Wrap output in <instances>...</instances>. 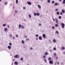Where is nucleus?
<instances>
[{
    "instance_id": "nucleus-1",
    "label": "nucleus",
    "mask_w": 65,
    "mask_h": 65,
    "mask_svg": "<svg viewBox=\"0 0 65 65\" xmlns=\"http://www.w3.org/2000/svg\"><path fill=\"white\" fill-rule=\"evenodd\" d=\"M34 16H36L37 15V16H39V15H40V14L39 13H34Z\"/></svg>"
},
{
    "instance_id": "nucleus-2",
    "label": "nucleus",
    "mask_w": 65,
    "mask_h": 65,
    "mask_svg": "<svg viewBox=\"0 0 65 65\" xmlns=\"http://www.w3.org/2000/svg\"><path fill=\"white\" fill-rule=\"evenodd\" d=\"M22 29H24V27L23 26H22V25L20 24L19 25V29H20L21 28Z\"/></svg>"
},
{
    "instance_id": "nucleus-3",
    "label": "nucleus",
    "mask_w": 65,
    "mask_h": 65,
    "mask_svg": "<svg viewBox=\"0 0 65 65\" xmlns=\"http://www.w3.org/2000/svg\"><path fill=\"white\" fill-rule=\"evenodd\" d=\"M61 25H62V28H64V27L65 26V24L64 23H62L61 24Z\"/></svg>"
},
{
    "instance_id": "nucleus-4",
    "label": "nucleus",
    "mask_w": 65,
    "mask_h": 65,
    "mask_svg": "<svg viewBox=\"0 0 65 65\" xmlns=\"http://www.w3.org/2000/svg\"><path fill=\"white\" fill-rule=\"evenodd\" d=\"M14 57L16 58H19V56L18 55H16L15 56H14Z\"/></svg>"
},
{
    "instance_id": "nucleus-5",
    "label": "nucleus",
    "mask_w": 65,
    "mask_h": 65,
    "mask_svg": "<svg viewBox=\"0 0 65 65\" xmlns=\"http://www.w3.org/2000/svg\"><path fill=\"white\" fill-rule=\"evenodd\" d=\"M49 63L51 64H53V60H50L49 61Z\"/></svg>"
},
{
    "instance_id": "nucleus-6",
    "label": "nucleus",
    "mask_w": 65,
    "mask_h": 65,
    "mask_svg": "<svg viewBox=\"0 0 65 65\" xmlns=\"http://www.w3.org/2000/svg\"><path fill=\"white\" fill-rule=\"evenodd\" d=\"M27 4L29 5H31V3L30 2H27Z\"/></svg>"
},
{
    "instance_id": "nucleus-7",
    "label": "nucleus",
    "mask_w": 65,
    "mask_h": 65,
    "mask_svg": "<svg viewBox=\"0 0 65 65\" xmlns=\"http://www.w3.org/2000/svg\"><path fill=\"white\" fill-rule=\"evenodd\" d=\"M42 37L44 38H45L46 37V36H45V35L44 34H43V35Z\"/></svg>"
},
{
    "instance_id": "nucleus-8",
    "label": "nucleus",
    "mask_w": 65,
    "mask_h": 65,
    "mask_svg": "<svg viewBox=\"0 0 65 65\" xmlns=\"http://www.w3.org/2000/svg\"><path fill=\"white\" fill-rule=\"evenodd\" d=\"M55 21L56 22V23H58V20L57 19V18H55Z\"/></svg>"
},
{
    "instance_id": "nucleus-9",
    "label": "nucleus",
    "mask_w": 65,
    "mask_h": 65,
    "mask_svg": "<svg viewBox=\"0 0 65 65\" xmlns=\"http://www.w3.org/2000/svg\"><path fill=\"white\" fill-rule=\"evenodd\" d=\"M14 64H15L16 65H18V63L17 61H16L14 63Z\"/></svg>"
},
{
    "instance_id": "nucleus-10",
    "label": "nucleus",
    "mask_w": 65,
    "mask_h": 65,
    "mask_svg": "<svg viewBox=\"0 0 65 65\" xmlns=\"http://www.w3.org/2000/svg\"><path fill=\"white\" fill-rule=\"evenodd\" d=\"M39 40H41V39H42V37L41 36H39Z\"/></svg>"
},
{
    "instance_id": "nucleus-11",
    "label": "nucleus",
    "mask_w": 65,
    "mask_h": 65,
    "mask_svg": "<svg viewBox=\"0 0 65 65\" xmlns=\"http://www.w3.org/2000/svg\"><path fill=\"white\" fill-rule=\"evenodd\" d=\"M61 11L62 13H65V10H62Z\"/></svg>"
},
{
    "instance_id": "nucleus-12",
    "label": "nucleus",
    "mask_w": 65,
    "mask_h": 65,
    "mask_svg": "<svg viewBox=\"0 0 65 65\" xmlns=\"http://www.w3.org/2000/svg\"><path fill=\"white\" fill-rule=\"evenodd\" d=\"M21 42L22 44H24V43H25V42L23 40Z\"/></svg>"
},
{
    "instance_id": "nucleus-13",
    "label": "nucleus",
    "mask_w": 65,
    "mask_h": 65,
    "mask_svg": "<svg viewBox=\"0 0 65 65\" xmlns=\"http://www.w3.org/2000/svg\"><path fill=\"white\" fill-rule=\"evenodd\" d=\"M38 7H39V8L40 9V8H41V6H40L39 5H38Z\"/></svg>"
},
{
    "instance_id": "nucleus-14",
    "label": "nucleus",
    "mask_w": 65,
    "mask_h": 65,
    "mask_svg": "<svg viewBox=\"0 0 65 65\" xmlns=\"http://www.w3.org/2000/svg\"><path fill=\"white\" fill-rule=\"evenodd\" d=\"M8 49H11V46H8Z\"/></svg>"
},
{
    "instance_id": "nucleus-15",
    "label": "nucleus",
    "mask_w": 65,
    "mask_h": 65,
    "mask_svg": "<svg viewBox=\"0 0 65 65\" xmlns=\"http://www.w3.org/2000/svg\"><path fill=\"white\" fill-rule=\"evenodd\" d=\"M56 33V34H59V32L57 30L55 32Z\"/></svg>"
},
{
    "instance_id": "nucleus-16",
    "label": "nucleus",
    "mask_w": 65,
    "mask_h": 65,
    "mask_svg": "<svg viewBox=\"0 0 65 65\" xmlns=\"http://www.w3.org/2000/svg\"><path fill=\"white\" fill-rule=\"evenodd\" d=\"M7 28H5L4 29L5 31H7Z\"/></svg>"
},
{
    "instance_id": "nucleus-17",
    "label": "nucleus",
    "mask_w": 65,
    "mask_h": 65,
    "mask_svg": "<svg viewBox=\"0 0 65 65\" xmlns=\"http://www.w3.org/2000/svg\"><path fill=\"white\" fill-rule=\"evenodd\" d=\"M45 55H48V53L47 52H45Z\"/></svg>"
},
{
    "instance_id": "nucleus-18",
    "label": "nucleus",
    "mask_w": 65,
    "mask_h": 65,
    "mask_svg": "<svg viewBox=\"0 0 65 65\" xmlns=\"http://www.w3.org/2000/svg\"><path fill=\"white\" fill-rule=\"evenodd\" d=\"M26 41H29V39L28 38H27L26 39Z\"/></svg>"
},
{
    "instance_id": "nucleus-19",
    "label": "nucleus",
    "mask_w": 65,
    "mask_h": 65,
    "mask_svg": "<svg viewBox=\"0 0 65 65\" xmlns=\"http://www.w3.org/2000/svg\"><path fill=\"white\" fill-rule=\"evenodd\" d=\"M65 49V47H62V50H64Z\"/></svg>"
},
{
    "instance_id": "nucleus-20",
    "label": "nucleus",
    "mask_w": 65,
    "mask_h": 65,
    "mask_svg": "<svg viewBox=\"0 0 65 65\" xmlns=\"http://www.w3.org/2000/svg\"><path fill=\"white\" fill-rule=\"evenodd\" d=\"M52 58L51 57H49V58H48V60H49L50 61V60H51V59Z\"/></svg>"
},
{
    "instance_id": "nucleus-21",
    "label": "nucleus",
    "mask_w": 65,
    "mask_h": 65,
    "mask_svg": "<svg viewBox=\"0 0 65 65\" xmlns=\"http://www.w3.org/2000/svg\"><path fill=\"white\" fill-rule=\"evenodd\" d=\"M28 17L30 18H31V15L30 14H29Z\"/></svg>"
},
{
    "instance_id": "nucleus-22",
    "label": "nucleus",
    "mask_w": 65,
    "mask_h": 65,
    "mask_svg": "<svg viewBox=\"0 0 65 65\" xmlns=\"http://www.w3.org/2000/svg\"><path fill=\"white\" fill-rule=\"evenodd\" d=\"M62 2L63 4H65V0H63V2Z\"/></svg>"
},
{
    "instance_id": "nucleus-23",
    "label": "nucleus",
    "mask_w": 65,
    "mask_h": 65,
    "mask_svg": "<svg viewBox=\"0 0 65 65\" xmlns=\"http://www.w3.org/2000/svg\"><path fill=\"white\" fill-rule=\"evenodd\" d=\"M55 5L57 6L58 5V3H56L55 4Z\"/></svg>"
},
{
    "instance_id": "nucleus-24",
    "label": "nucleus",
    "mask_w": 65,
    "mask_h": 65,
    "mask_svg": "<svg viewBox=\"0 0 65 65\" xmlns=\"http://www.w3.org/2000/svg\"><path fill=\"white\" fill-rule=\"evenodd\" d=\"M56 40L55 39H54L53 40V42H56Z\"/></svg>"
},
{
    "instance_id": "nucleus-25",
    "label": "nucleus",
    "mask_w": 65,
    "mask_h": 65,
    "mask_svg": "<svg viewBox=\"0 0 65 65\" xmlns=\"http://www.w3.org/2000/svg\"><path fill=\"white\" fill-rule=\"evenodd\" d=\"M3 26H6V24H4L3 25Z\"/></svg>"
},
{
    "instance_id": "nucleus-26",
    "label": "nucleus",
    "mask_w": 65,
    "mask_h": 65,
    "mask_svg": "<svg viewBox=\"0 0 65 65\" xmlns=\"http://www.w3.org/2000/svg\"><path fill=\"white\" fill-rule=\"evenodd\" d=\"M56 13L57 14H58V15H59V12H57Z\"/></svg>"
},
{
    "instance_id": "nucleus-27",
    "label": "nucleus",
    "mask_w": 65,
    "mask_h": 65,
    "mask_svg": "<svg viewBox=\"0 0 65 65\" xmlns=\"http://www.w3.org/2000/svg\"><path fill=\"white\" fill-rule=\"evenodd\" d=\"M18 3V0H16V3L17 4Z\"/></svg>"
},
{
    "instance_id": "nucleus-28",
    "label": "nucleus",
    "mask_w": 65,
    "mask_h": 65,
    "mask_svg": "<svg viewBox=\"0 0 65 65\" xmlns=\"http://www.w3.org/2000/svg\"><path fill=\"white\" fill-rule=\"evenodd\" d=\"M48 3H50V0H48L47 1Z\"/></svg>"
},
{
    "instance_id": "nucleus-29",
    "label": "nucleus",
    "mask_w": 65,
    "mask_h": 65,
    "mask_svg": "<svg viewBox=\"0 0 65 65\" xmlns=\"http://www.w3.org/2000/svg\"><path fill=\"white\" fill-rule=\"evenodd\" d=\"M55 27H54V26L52 27V29H55Z\"/></svg>"
},
{
    "instance_id": "nucleus-30",
    "label": "nucleus",
    "mask_w": 65,
    "mask_h": 65,
    "mask_svg": "<svg viewBox=\"0 0 65 65\" xmlns=\"http://www.w3.org/2000/svg\"><path fill=\"white\" fill-rule=\"evenodd\" d=\"M55 26L56 27H58V24H56L55 25Z\"/></svg>"
},
{
    "instance_id": "nucleus-31",
    "label": "nucleus",
    "mask_w": 65,
    "mask_h": 65,
    "mask_svg": "<svg viewBox=\"0 0 65 65\" xmlns=\"http://www.w3.org/2000/svg\"><path fill=\"white\" fill-rule=\"evenodd\" d=\"M10 37H12V35H11V34H10Z\"/></svg>"
},
{
    "instance_id": "nucleus-32",
    "label": "nucleus",
    "mask_w": 65,
    "mask_h": 65,
    "mask_svg": "<svg viewBox=\"0 0 65 65\" xmlns=\"http://www.w3.org/2000/svg\"><path fill=\"white\" fill-rule=\"evenodd\" d=\"M44 61H45V62L46 63H47V61H46V59H45L44 60Z\"/></svg>"
},
{
    "instance_id": "nucleus-33",
    "label": "nucleus",
    "mask_w": 65,
    "mask_h": 65,
    "mask_svg": "<svg viewBox=\"0 0 65 65\" xmlns=\"http://www.w3.org/2000/svg\"><path fill=\"white\" fill-rule=\"evenodd\" d=\"M46 57V56H43V58H45Z\"/></svg>"
},
{
    "instance_id": "nucleus-34",
    "label": "nucleus",
    "mask_w": 65,
    "mask_h": 65,
    "mask_svg": "<svg viewBox=\"0 0 65 65\" xmlns=\"http://www.w3.org/2000/svg\"><path fill=\"white\" fill-rule=\"evenodd\" d=\"M36 36L37 37H38V35L37 34H36Z\"/></svg>"
},
{
    "instance_id": "nucleus-35",
    "label": "nucleus",
    "mask_w": 65,
    "mask_h": 65,
    "mask_svg": "<svg viewBox=\"0 0 65 65\" xmlns=\"http://www.w3.org/2000/svg\"><path fill=\"white\" fill-rule=\"evenodd\" d=\"M54 50H56V48L55 47H54Z\"/></svg>"
},
{
    "instance_id": "nucleus-36",
    "label": "nucleus",
    "mask_w": 65,
    "mask_h": 65,
    "mask_svg": "<svg viewBox=\"0 0 65 65\" xmlns=\"http://www.w3.org/2000/svg\"><path fill=\"white\" fill-rule=\"evenodd\" d=\"M52 3L53 4H54V3H55V2H54V1H53L52 2Z\"/></svg>"
},
{
    "instance_id": "nucleus-37",
    "label": "nucleus",
    "mask_w": 65,
    "mask_h": 65,
    "mask_svg": "<svg viewBox=\"0 0 65 65\" xmlns=\"http://www.w3.org/2000/svg\"><path fill=\"white\" fill-rule=\"evenodd\" d=\"M59 19H61V16H59Z\"/></svg>"
},
{
    "instance_id": "nucleus-38",
    "label": "nucleus",
    "mask_w": 65,
    "mask_h": 65,
    "mask_svg": "<svg viewBox=\"0 0 65 65\" xmlns=\"http://www.w3.org/2000/svg\"><path fill=\"white\" fill-rule=\"evenodd\" d=\"M20 60H21V61H22V60H23V58H21L20 59Z\"/></svg>"
},
{
    "instance_id": "nucleus-39",
    "label": "nucleus",
    "mask_w": 65,
    "mask_h": 65,
    "mask_svg": "<svg viewBox=\"0 0 65 65\" xmlns=\"http://www.w3.org/2000/svg\"><path fill=\"white\" fill-rule=\"evenodd\" d=\"M41 24L40 23L39 24V26H41Z\"/></svg>"
},
{
    "instance_id": "nucleus-40",
    "label": "nucleus",
    "mask_w": 65,
    "mask_h": 65,
    "mask_svg": "<svg viewBox=\"0 0 65 65\" xmlns=\"http://www.w3.org/2000/svg\"><path fill=\"white\" fill-rule=\"evenodd\" d=\"M23 9H26V8L25 7H23Z\"/></svg>"
},
{
    "instance_id": "nucleus-41",
    "label": "nucleus",
    "mask_w": 65,
    "mask_h": 65,
    "mask_svg": "<svg viewBox=\"0 0 65 65\" xmlns=\"http://www.w3.org/2000/svg\"><path fill=\"white\" fill-rule=\"evenodd\" d=\"M9 44L10 45H12V44H11V43H9Z\"/></svg>"
},
{
    "instance_id": "nucleus-42",
    "label": "nucleus",
    "mask_w": 65,
    "mask_h": 65,
    "mask_svg": "<svg viewBox=\"0 0 65 65\" xmlns=\"http://www.w3.org/2000/svg\"><path fill=\"white\" fill-rule=\"evenodd\" d=\"M7 4V2H6L5 3V4Z\"/></svg>"
},
{
    "instance_id": "nucleus-43",
    "label": "nucleus",
    "mask_w": 65,
    "mask_h": 65,
    "mask_svg": "<svg viewBox=\"0 0 65 65\" xmlns=\"http://www.w3.org/2000/svg\"><path fill=\"white\" fill-rule=\"evenodd\" d=\"M15 13H17L18 12V11H17V10H15Z\"/></svg>"
},
{
    "instance_id": "nucleus-44",
    "label": "nucleus",
    "mask_w": 65,
    "mask_h": 65,
    "mask_svg": "<svg viewBox=\"0 0 65 65\" xmlns=\"http://www.w3.org/2000/svg\"><path fill=\"white\" fill-rule=\"evenodd\" d=\"M16 37H18V35H17L16 36Z\"/></svg>"
},
{
    "instance_id": "nucleus-45",
    "label": "nucleus",
    "mask_w": 65,
    "mask_h": 65,
    "mask_svg": "<svg viewBox=\"0 0 65 65\" xmlns=\"http://www.w3.org/2000/svg\"><path fill=\"white\" fill-rule=\"evenodd\" d=\"M54 55L55 56H56V53H55L54 54Z\"/></svg>"
},
{
    "instance_id": "nucleus-46",
    "label": "nucleus",
    "mask_w": 65,
    "mask_h": 65,
    "mask_svg": "<svg viewBox=\"0 0 65 65\" xmlns=\"http://www.w3.org/2000/svg\"><path fill=\"white\" fill-rule=\"evenodd\" d=\"M62 12H60V14L61 15H62Z\"/></svg>"
},
{
    "instance_id": "nucleus-47",
    "label": "nucleus",
    "mask_w": 65,
    "mask_h": 65,
    "mask_svg": "<svg viewBox=\"0 0 65 65\" xmlns=\"http://www.w3.org/2000/svg\"><path fill=\"white\" fill-rule=\"evenodd\" d=\"M53 21H55V19H54V18H53Z\"/></svg>"
},
{
    "instance_id": "nucleus-48",
    "label": "nucleus",
    "mask_w": 65,
    "mask_h": 65,
    "mask_svg": "<svg viewBox=\"0 0 65 65\" xmlns=\"http://www.w3.org/2000/svg\"><path fill=\"white\" fill-rule=\"evenodd\" d=\"M56 10V11H58V9H56V10Z\"/></svg>"
},
{
    "instance_id": "nucleus-49",
    "label": "nucleus",
    "mask_w": 65,
    "mask_h": 65,
    "mask_svg": "<svg viewBox=\"0 0 65 65\" xmlns=\"http://www.w3.org/2000/svg\"><path fill=\"white\" fill-rule=\"evenodd\" d=\"M7 27L8 28H9V26L8 25H7Z\"/></svg>"
},
{
    "instance_id": "nucleus-50",
    "label": "nucleus",
    "mask_w": 65,
    "mask_h": 65,
    "mask_svg": "<svg viewBox=\"0 0 65 65\" xmlns=\"http://www.w3.org/2000/svg\"><path fill=\"white\" fill-rule=\"evenodd\" d=\"M25 38H27V36H25Z\"/></svg>"
},
{
    "instance_id": "nucleus-51",
    "label": "nucleus",
    "mask_w": 65,
    "mask_h": 65,
    "mask_svg": "<svg viewBox=\"0 0 65 65\" xmlns=\"http://www.w3.org/2000/svg\"><path fill=\"white\" fill-rule=\"evenodd\" d=\"M36 40H38V38H36Z\"/></svg>"
},
{
    "instance_id": "nucleus-52",
    "label": "nucleus",
    "mask_w": 65,
    "mask_h": 65,
    "mask_svg": "<svg viewBox=\"0 0 65 65\" xmlns=\"http://www.w3.org/2000/svg\"><path fill=\"white\" fill-rule=\"evenodd\" d=\"M58 59V57H56V59Z\"/></svg>"
},
{
    "instance_id": "nucleus-53",
    "label": "nucleus",
    "mask_w": 65,
    "mask_h": 65,
    "mask_svg": "<svg viewBox=\"0 0 65 65\" xmlns=\"http://www.w3.org/2000/svg\"><path fill=\"white\" fill-rule=\"evenodd\" d=\"M14 60H15V59H14L13 60V62H14Z\"/></svg>"
},
{
    "instance_id": "nucleus-54",
    "label": "nucleus",
    "mask_w": 65,
    "mask_h": 65,
    "mask_svg": "<svg viewBox=\"0 0 65 65\" xmlns=\"http://www.w3.org/2000/svg\"><path fill=\"white\" fill-rule=\"evenodd\" d=\"M14 6H13V9H14Z\"/></svg>"
},
{
    "instance_id": "nucleus-55",
    "label": "nucleus",
    "mask_w": 65,
    "mask_h": 65,
    "mask_svg": "<svg viewBox=\"0 0 65 65\" xmlns=\"http://www.w3.org/2000/svg\"><path fill=\"white\" fill-rule=\"evenodd\" d=\"M32 48L31 47V48H30V50H32Z\"/></svg>"
},
{
    "instance_id": "nucleus-56",
    "label": "nucleus",
    "mask_w": 65,
    "mask_h": 65,
    "mask_svg": "<svg viewBox=\"0 0 65 65\" xmlns=\"http://www.w3.org/2000/svg\"><path fill=\"white\" fill-rule=\"evenodd\" d=\"M57 64H59V62H58L57 63Z\"/></svg>"
},
{
    "instance_id": "nucleus-57",
    "label": "nucleus",
    "mask_w": 65,
    "mask_h": 65,
    "mask_svg": "<svg viewBox=\"0 0 65 65\" xmlns=\"http://www.w3.org/2000/svg\"><path fill=\"white\" fill-rule=\"evenodd\" d=\"M63 54L64 55L65 54V52H63Z\"/></svg>"
},
{
    "instance_id": "nucleus-58",
    "label": "nucleus",
    "mask_w": 65,
    "mask_h": 65,
    "mask_svg": "<svg viewBox=\"0 0 65 65\" xmlns=\"http://www.w3.org/2000/svg\"><path fill=\"white\" fill-rule=\"evenodd\" d=\"M13 39H14V37H13Z\"/></svg>"
},
{
    "instance_id": "nucleus-59",
    "label": "nucleus",
    "mask_w": 65,
    "mask_h": 65,
    "mask_svg": "<svg viewBox=\"0 0 65 65\" xmlns=\"http://www.w3.org/2000/svg\"><path fill=\"white\" fill-rule=\"evenodd\" d=\"M62 0H59V1H61Z\"/></svg>"
},
{
    "instance_id": "nucleus-60",
    "label": "nucleus",
    "mask_w": 65,
    "mask_h": 65,
    "mask_svg": "<svg viewBox=\"0 0 65 65\" xmlns=\"http://www.w3.org/2000/svg\"><path fill=\"white\" fill-rule=\"evenodd\" d=\"M49 41L50 42H51V41H50V40H49Z\"/></svg>"
},
{
    "instance_id": "nucleus-61",
    "label": "nucleus",
    "mask_w": 65,
    "mask_h": 65,
    "mask_svg": "<svg viewBox=\"0 0 65 65\" xmlns=\"http://www.w3.org/2000/svg\"><path fill=\"white\" fill-rule=\"evenodd\" d=\"M41 1H43V0H41Z\"/></svg>"
},
{
    "instance_id": "nucleus-62",
    "label": "nucleus",
    "mask_w": 65,
    "mask_h": 65,
    "mask_svg": "<svg viewBox=\"0 0 65 65\" xmlns=\"http://www.w3.org/2000/svg\"><path fill=\"white\" fill-rule=\"evenodd\" d=\"M1 0H0V2H1Z\"/></svg>"
},
{
    "instance_id": "nucleus-63",
    "label": "nucleus",
    "mask_w": 65,
    "mask_h": 65,
    "mask_svg": "<svg viewBox=\"0 0 65 65\" xmlns=\"http://www.w3.org/2000/svg\"><path fill=\"white\" fill-rule=\"evenodd\" d=\"M50 28H51V26H50Z\"/></svg>"
},
{
    "instance_id": "nucleus-64",
    "label": "nucleus",
    "mask_w": 65,
    "mask_h": 65,
    "mask_svg": "<svg viewBox=\"0 0 65 65\" xmlns=\"http://www.w3.org/2000/svg\"><path fill=\"white\" fill-rule=\"evenodd\" d=\"M38 2H37V3H38Z\"/></svg>"
}]
</instances>
